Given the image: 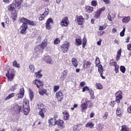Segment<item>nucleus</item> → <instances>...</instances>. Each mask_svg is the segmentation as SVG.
Segmentation results:
<instances>
[{
  "label": "nucleus",
  "mask_w": 131,
  "mask_h": 131,
  "mask_svg": "<svg viewBox=\"0 0 131 131\" xmlns=\"http://www.w3.org/2000/svg\"><path fill=\"white\" fill-rule=\"evenodd\" d=\"M40 72H41V71H38V72L35 73V75L36 77H38V78H40V77H42V75L40 74Z\"/></svg>",
  "instance_id": "obj_37"
},
{
  "label": "nucleus",
  "mask_w": 131,
  "mask_h": 131,
  "mask_svg": "<svg viewBox=\"0 0 131 131\" xmlns=\"http://www.w3.org/2000/svg\"><path fill=\"white\" fill-rule=\"evenodd\" d=\"M48 123H49V126L52 127L56 124L57 121H56V119L55 118H51L48 120Z\"/></svg>",
  "instance_id": "obj_14"
},
{
  "label": "nucleus",
  "mask_w": 131,
  "mask_h": 131,
  "mask_svg": "<svg viewBox=\"0 0 131 131\" xmlns=\"http://www.w3.org/2000/svg\"><path fill=\"white\" fill-rule=\"evenodd\" d=\"M63 114L64 120H68V119H69V114H68L67 112L64 111L63 112Z\"/></svg>",
  "instance_id": "obj_27"
},
{
  "label": "nucleus",
  "mask_w": 131,
  "mask_h": 131,
  "mask_svg": "<svg viewBox=\"0 0 131 131\" xmlns=\"http://www.w3.org/2000/svg\"><path fill=\"white\" fill-rule=\"evenodd\" d=\"M23 107L29 108V101L27 100L24 101Z\"/></svg>",
  "instance_id": "obj_30"
},
{
  "label": "nucleus",
  "mask_w": 131,
  "mask_h": 131,
  "mask_svg": "<svg viewBox=\"0 0 131 131\" xmlns=\"http://www.w3.org/2000/svg\"><path fill=\"white\" fill-rule=\"evenodd\" d=\"M110 64L111 65V66H117V63H116V62L113 61V60H111Z\"/></svg>",
  "instance_id": "obj_48"
},
{
  "label": "nucleus",
  "mask_w": 131,
  "mask_h": 131,
  "mask_svg": "<svg viewBox=\"0 0 131 131\" xmlns=\"http://www.w3.org/2000/svg\"><path fill=\"white\" fill-rule=\"evenodd\" d=\"M46 17V15L44 14H42L40 15V17H39V21H42L43 19Z\"/></svg>",
  "instance_id": "obj_51"
},
{
  "label": "nucleus",
  "mask_w": 131,
  "mask_h": 131,
  "mask_svg": "<svg viewBox=\"0 0 131 131\" xmlns=\"http://www.w3.org/2000/svg\"><path fill=\"white\" fill-rule=\"evenodd\" d=\"M47 39L44 40L41 45H39L35 48V52L36 53L39 52L38 54H42V50L47 47Z\"/></svg>",
  "instance_id": "obj_1"
},
{
  "label": "nucleus",
  "mask_w": 131,
  "mask_h": 131,
  "mask_svg": "<svg viewBox=\"0 0 131 131\" xmlns=\"http://www.w3.org/2000/svg\"><path fill=\"white\" fill-rule=\"evenodd\" d=\"M119 69V66L117 65L115 67V71L116 73H118Z\"/></svg>",
  "instance_id": "obj_54"
},
{
  "label": "nucleus",
  "mask_w": 131,
  "mask_h": 131,
  "mask_svg": "<svg viewBox=\"0 0 131 131\" xmlns=\"http://www.w3.org/2000/svg\"><path fill=\"white\" fill-rule=\"evenodd\" d=\"M15 7H16V4H12L8 6V10L9 11H15Z\"/></svg>",
  "instance_id": "obj_23"
},
{
  "label": "nucleus",
  "mask_w": 131,
  "mask_h": 131,
  "mask_svg": "<svg viewBox=\"0 0 131 131\" xmlns=\"http://www.w3.org/2000/svg\"><path fill=\"white\" fill-rule=\"evenodd\" d=\"M29 68L31 72H32V73L34 72L35 68H34V66L33 64H30L29 67Z\"/></svg>",
  "instance_id": "obj_42"
},
{
  "label": "nucleus",
  "mask_w": 131,
  "mask_h": 131,
  "mask_svg": "<svg viewBox=\"0 0 131 131\" xmlns=\"http://www.w3.org/2000/svg\"><path fill=\"white\" fill-rule=\"evenodd\" d=\"M120 70L122 73H125V67L123 66H122L120 67Z\"/></svg>",
  "instance_id": "obj_47"
},
{
  "label": "nucleus",
  "mask_w": 131,
  "mask_h": 131,
  "mask_svg": "<svg viewBox=\"0 0 131 131\" xmlns=\"http://www.w3.org/2000/svg\"><path fill=\"white\" fill-rule=\"evenodd\" d=\"M86 103L88 104V105H89V104H90L89 105V108L93 107V103H92V102L91 100H88L86 99Z\"/></svg>",
  "instance_id": "obj_44"
},
{
  "label": "nucleus",
  "mask_w": 131,
  "mask_h": 131,
  "mask_svg": "<svg viewBox=\"0 0 131 131\" xmlns=\"http://www.w3.org/2000/svg\"><path fill=\"white\" fill-rule=\"evenodd\" d=\"M49 8H46L45 9V12L43 13L45 15V17L46 16H48V15H49Z\"/></svg>",
  "instance_id": "obj_50"
},
{
  "label": "nucleus",
  "mask_w": 131,
  "mask_h": 131,
  "mask_svg": "<svg viewBox=\"0 0 131 131\" xmlns=\"http://www.w3.org/2000/svg\"><path fill=\"white\" fill-rule=\"evenodd\" d=\"M103 33H105V32H104V31H99L97 33L98 35H99V36H101V35H103Z\"/></svg>",
  "instance_id": "obj_60"
},
{
  "label": "nucleus",
  "mask_w": 131,
  "mask_h": 131,
  "mask_svg": "<svg viewBox=\"0 0 131 131\" xmlns=\"http://www.w3.org/2000/svg\"><path fill=\"white\" fill-rule=\"evenodd\" d=\"M67 74H68V72L67 70H64L63 72H62L61 75L60 76V80H65V79L66 78V77L67 76Z\"/></svg>",
  "instance_id": "obj_17"
},
{
  "label": "nucleus",
  "mask_w": 131,
  "mask_h": 131,
  "mask_svg": "<svg viewBox=\"0 0 131 131\" xmlns=\"http://www.w3.org/2000/svg\"><path fill=\"white\" fill-rule=\"evenodd\" d=\"M81 108H82V112H84L85 109L88 108V103H86V102L82 103L81 105Z\"/></svg>",
  "instance_id": "obj_25"
},
{
  "label": "nucleus",
  "mask_w": 131,
  "mask_h": 131,
  "mask_svg": "<svg viewBox=\"0 0 131 131\" xmlns=\"http://www.w3.org/2000/svg\"><path fill=\"white\" fill-rule=\"evenodd\" d=\"M116 102L120 103V100L122 99V92L119 91L116 93Z\"/></svg>",
  "instance_id": "obj_6"
},
{
  "label": "nucleus",
  "mask_w": 131,
  "mask_h": 131,
  "mask_svg": "<svg viewBox=\"0 0 131 131\" xmlns=\"http://www.w3.org/2000/svg\"><path fill=\"white\" fill-rule=\"evenodd\" d=\"M127 50L128 51H131V44H128L127 45Z\"/></svg>",
  "instance_id": "obj_64"
},
{
  "label": "nucleus",
  "mask_w": 131,
  "mask_h": 131,
  "mask_svg": "<svg viewBox=\"0 0 131 131\" xmlns=\"http://www.w3.org/2000/svg\"><path fill=\"white\" fill-rule=\"evenodd\" d=\"M13 66H14V67H16V68H20V64L17 63L16 60H14L13 62Z\"/></svg>",
  "instance_id": "obj_41"
},
{
  "label": "nucleus",
  "mask_w": 131,
  "mask_h": 131,
  "mask_svg": "<svg viewBox=\"0 0 131 131\" xmlns=\"http://www.w3.org/2000/svg\"><path fill=\"white\" fill-rule=\"evenodd\" d=\"M116 115L119 117L121 116V110H120V107H117L116 110Z\"/></svg>",
  "instance_id": "obj_39"
},
{
  "label": "nucleus",
  "mask_w": 131,
  "mask_h": 131,
  "mask_svg": "<svg viewBox=\"0 0 131 131\" xmlns=\"http://www.w3.org/2000/svg\"><path fill=\"white\" fill-rule=\"evenodd\" d=\"M33 83L34 84H36V86L38 89H42L43 86V82L36 79L34 81H33Z\"/></svg>",
  "instance_id": "obj_7"
},
{
  "label": "nucleus",
  "mask_w": 131,
  "mask_h": 131,
  "mask_svg": "<svg viewBox=\"0 0 131 131\" xmlns=\"http://www.w3.org/2000/svg\"><path fill=\"white\" fill-rule=\"evenodd\" d=\"M91 65H92V63L90 61H86V60H84L83 62V67L84 69H88V68H90L91 67Z\"/></svg>",
  "instance_id": "obj_15"
},
{
  "label": "nucleus",
  "mask_w": 131,
  "mask_h": 131,
  "mask_svg": "<svg viewBox=\"0 0 131 131\" xmlns=\"http://www.w3.org/2000/svg\"><path fill=\"white\" fill-rule=\"evenodd\" d=\"M101 16V13L98 10H97L96 12L95 15L94 16V17L96 18V19H98L99 17Z\"/></svg>",
  "instance_id": "obj_43"
},
{
  "label": "nucleus",
  "mask_w": 131,
  "mask_h": 131,
  "mask_svg": "<svg viewBox=\"0 0 131 131\" xmlns=\"http://www.w3.org/2000/svg\"><path fill=\"white\" fill-rule=\"evenodd\" d=\"M95 124L93 123L92 122H90L87 123L85 124V127H89L90 128H93L94 127Z\"/></svg>",
  "instance_id": "obj_31"
},
{
  "label": "nucleus",
  "mask_w": 131,
  "mask_h": 131,
  "mask_svg": "<svg viewBox=\"0 0 131 131\" xmlns=\"http://www.w3.org/2000/svg\"><path fill=\"white\" fill-rule=\"evenodd\" d=\"M39 94L41 95V96H43L45 94L46 96H49V93H47V90L42 88L39 89Z\"/></svg>",
  "instance_id": "obj_20"
},
{
  "label": "nucleus",
  "mask_w": 131,
  "mask_h": 131,
  "mask_svg": "<svg viewBox=\"0 0 131 131\" xmlns=\"http://www.w3.org/2000/svg\"><path fill=\"white\" fill-rule=\"evenodd\" d=\"M89 93H90V95L91 98H94V92H93V91L92 90H90L89 91Z\"/></svg>",
  "instance_id": "obj_59"
},
{
  "label": "nucleus",
  "mask_w": 131,
  "mask_h": 131,
  "mask_svg": "<svg viewBox=\"0 0 131 131\" xmlns=\"http://www.w3.org/2000/svg\"><path fill=\"white\" fill-rule=\"evenodd\" d=\"M130 21V17L129 16H124L122 19V21L123 23L127 24Z\"/></svg>",
  "instance_id": "obj_21"
},
{
  "label": "nucleus",
  "mask_w": 131,
  "mask_h": 131,
  "mask_svg": "<svg viewBox=\"0 0 131 131\" xmlns=\"http://www.w3.org/2000/svg\"><path fill=\"white\" fill-rule=\"evenodd\" d=\"M86 45V38H85V37H84L83 38L82 48H85Z\"/></svg>",
  "instance_id": "obj_46"
},
{
  "label": "nucleus",
  "mask_w": 131,
  "mask_h": 131,
  "mask_svg": "<svg viewBox=\"0 0 131 131\" xmlns=\"http://www.w3.org/2000/svg\"><path fill=\"white\" fill-rule=\"evenodd\" d=\"M54 45H58L60 42V39L59 38H57L54 40Z\"/></svg>",
  "instance_id": "obj_58"
},
{
  "label": "nucleus",
  "mask_w": 131,
  "mask_h": 131,
  "mask_svg": "<svg viewBox=\"0 0 131 131\" xmlns=\"http://www.w3.org/2000/svg\"><path fill=\"white\" fill-rule=\"evenodd\" d=\"M23 0H15V8L16 9H19L21 8V4H22V2Z\"/></svg>",
  "instance_id": "obj_18"
},
{
  "label": "nucleus",
  "mask_w": 131,
  "mask_h": 131,
  "mask_svg": "<svg viewBox=\"0 0 131 131\" xmlns=\"http://www.w3.org/2000/svg\"><path fill=\"white\" fill-rule=\"evenodd\" d=\"M24 109V114L25 115H28L29 112H30V108L29 107H23Z\"/></svg>",
  "instance_id": "obj_26"
},
{
  "label": "nucleus",
  "mask_w": 131,
  "mask_h": 131,
  "mask_svg": "<svg viewBox=\"0 0 131 131\" xmlns=\"http://www.w3.org/2000/svg\"><path fill=\"white\" fill-rule=\"evenodd\" d=\"M98 72L100 74L101 77H102L103 79H105V76H103V67L101 64H100L98 67Z\"/></svg>",
  "instance_id": "obj_19"
},
{
  "label": "nucleus",
  "mask_w": 131,
  "mask_h": 131,
  "mask_svg": "<svg viewBox=\"0 0 131 131\" xmlns=\"http://www.w3.org/2000/svg\"><path fill=\"white\" fill-rule=\"evenodd\" d=\"M85 11L88 13H92L93 11H94V8L90 6H88L85 7Z\"/></svg>",
  "instance_id": "obj_24"
},
{
  "label": "nucleus",
  "mask_w": 131,
  "mask_h": 131,
  "mask_svg": "<svg viewBox=\"0 0 131 131\" xmlns=\"http://www.w3.org/2000/svg\"><path fill=\"white\" fill-rule=\"evenodd\" d=\"M59 88H60V86H59L58 85L54 86V91L55 92V93H56V92H57V91H58Z\"/></svg>",
  "instance_id": "obj_57"
},
{
  "label": "nucleus",
  "mask_w": 131,
  "mask_h": 131,
  "mask_svg": "<svg viewBox=\"0 0 131 131\" xmlns=\"http://www.w3.org/2000/svg\"><path fill=\"white\" fill-rule=\"evenodd\" d=\"M28 28V26H27V24L26 23H24L20 27V28L18 30V31H19L21 34H26L27 33L26 30H27Z\"/></svg>",
  "instance_id": "obj_4"
},
{
  "label": "nucleus",
  "mask_w": 131,
  "mask_h": 131,
  "mask_svg": "<svg viewBox=\"0 0 131 131\" xmlns=\"http://www.w3.org/2000/svg\"><path fill=\"white\" fill-rule=\"evenodd\" d=\"M11 18L13 21H16L17 19V12H15L11 13Z\"/></svg>",
  "instance_id": "obj_35"
},
{
  "label": "nucleus",
  "mask_w": 131,
  "mask_h": 131,
  "mask_svg": "<svg viewBox=\"0 0 131 131\" xmlns=\"http://www.w3.org/2000/svg\"><path fill=\"white\" fill-rule=\"evenodd\" d=\"M98 130H101V129H103V125L102 124H99L98 127Z\"/></svg>",
  "instance_id": "obj_63"
},
{
  "label": "nucleus",
  "mask_w": 131,
  "mask_h": 131,
  "mask_svg": "<svg viewBox=\"0 0 131 131\" xmlns=\"http://www.w3.org/2000/svg\"><path fill=\"white\" fill-rule=\"evenodd\" d=\"M108 112H105L104 115L102 117L103 119L106 120L107 119V117H108Z\"/></svg>",
  "instance_id": "obj_55"
},
{
  "label": "nucleus",
  "mask_w": 131,
  "mask_h": 131,
  "mask_svg": "<svg viewBox=\"0 0 131 131\" xmlns=\"http://www.w3.org/2000/svg\"><path fill=\"white\" fill-rule=\"evenodd\" d=\"M16 97H17V98L18 99H22V98L24 97V95H23L22 94H19V93H18L16 94Z\"/></svg>",
  "instance_id": "obj_56"
},
{
  "label": "nucleus",
  "mask_w": 131,
  "mask_h": 131,
  "mask_svg": "<svg viewBox=\"0 0 131 131\" xmlns=\"http://www.w3.org/2000/svg\"><path fill=\"white\" fill-rule=\"evenodd\" d=\"M81 39L79 38H77L75 39V45L76 46H80L81 45Z\"/></svg>",
  "instance_id": "obj_38"
},
{
  "label": "nucleus",
  "mask_w": 131,
  "mask_h": 131,
  "mask_svg": "<svg viewBox=\"0 0 131 131\" xmlns=\"http://www.w3.org/2000/svg\"><path fill=\"white\" fill-rule=\"evenodd\" d=\"M70 46V45L68 42H66V43L62 45L61 47V52L62 53H66L68 51V48H69Z\"/></svg>",
  "instance_id": "obj_9"
},
{
  "label": "nucleus",
  "mask_w": 131,
  "mask_h": 131,
  "mask_svg": "<svg viewBox=\"0 0 131 131\" xmlns=\"http://www.w3.org/2000/svg\"><path fill=\"white\" fill-rule=\"evenodd\" d=\"M61 25L62 27L68 26V18L67 17H64L62 19Z\"/></svg>",
  "instance_id": "obj_12"
},
{
  "label": "nucleus",
  "mask_w": 131,
  "mask_h": 131,
  "mask_svg": "<svg viewBox=\"0 0 131 131\" xmlns=\"http://www.w3.org/2000/svg\"><path fill=\"white\" fill-rule=\"evenodd\" d=\"M72 64L76 68V67H77V66H78V63L77 62V60H76V59H75L74 58H72Z\"/></svg>",
  "instance_id": "obj_28"
},
{
  "label": "nucleus",
  "mask_w": 131,
  "mask_h": 131,
  "mask_svg": "<svg viewBox=\"0 0 131 131\" xmlns=\"http://www.w3.org/2000/svg\"><path fill=\"white\" fill-rule=\"evenodd\" d=\"M95 85L97 90H102V89H103V85H102L101 83H96Z\"/></svg>",
  "instance_id": "obj_40"
},
{
  "label": "nucleus",
  "mask_w": 131,
  "mask_h": 131,
  "mask_svg": "<svg viewBox=\"0 0 131 131\" xmlns=\"http://www.w3.org/2000/svg\"><path fill=\"white\" fill-rule=\"evenodd\" d=\"M54 23V21H53V19L52 18H49L47 19L46 23V28L48 29V30H50L52 28L51 24Z\"/></svg>",
  "instance_id": "obj_8"
},
{
  "label": "nucleus",
  "mask_w": 131,
  "mask_h": 131,
  "mask_svg": "<svg viewBox=\"0 0 131 131\" xmlns=\"http://www.w3.org/2000/svg\"><path fill=\"white\" fill-rule=\"evenodd\" d=\"M42 61H44V62H46V63H47V64H51V65H53L54 64V61H53V59H52V57L50 56H46L42 58Z\"/></svg>",
  "instance_id": "obj_5"
},
{
  "label": "nucleus",
  "mask_w": 131,
  "mask_h": 131,
  "mask_svg": "<svg viewBox=\"0 0 131 131\" xmlns=\"http://www.w3.org/2000/svg\"><path fill=\"white\" fill-rule=\"evenodd\" d=\"M13 97H15V93H11L9 94L6 98L4 99L5 101H8V100H10V99H12Z\"/></svg>",
  "instance_id": "obj_33"
},
{
  "label": "nucleus",
  "mask_w": 131,
  "mask_h": 131,
  "mask_svg": "<svg viewBox=\"0 0 131 131\" xmlns=\"http://www.w3.org/2000/svg\"><path fill=\"white\" fill-rule=\"evenodd\" d=\"M6 76L10 81H12L15 77V70L12 69L8 71L7 73L6 74Z\"/></svg>",
  "instance_id": "obj_3"
},
{
  "label": "nucleus",
  "mask_w": 131,
  "mask_h": 131,
  "mask_svg": "<svg viewBox=\"0 0 131 131\" xmlns=\"http://www.w3.org/2000/svg\"><path fill=\"white\" fill-rule=\"evenodd\" d=\"M91 4H92V6H93L94 7L97 6V2H96L95 1H92L91 2Z\"/></svg>",
  "instance_id": "obj_62"
},
{
  "label": "nucleus",
  "mask_w": 131,
  "mask_h": 131,
  "mask_svg": "<svg viewBox=\"0 0 131 131\" xmlns=\"http://www.w3.org/2000/svg\"><path fill=\"white\" fill-rule=\"evenodd\" d=\"M90 90V88H89V87L88 86H85L83 87L82 89L83 93H84V92L85 91H88L89 92Z\"/></svg>",
  "instance_id": "obj_52"
},
{
  "label": "nucleus",
  "mask_w": 131,
  "mask_h": 131,
  "mask_svg": "<svg viewBox=\"0 0 131 131\" xmlns=\"http://www.w3.org/2000/svg\"><path fill=\"white\" fill-rule=\"evenodd\" d=\"M12 109H13L14 112H15V113H17V114L20 113V112L21 111V107L18 105V104H15L12 107Z\"/></svg>",
  "instance_id": "obj_13"
},
{
  "label": "nucleus",
  "mask_w": 131,
  "mask_h": 131,
  "mask_svg": "<svg viewBox=\"0 0 131 131\" xmlns=\"http://www.w3.org/2000/svg\"><path fill=\"white\" fill-rule=\"evenodd\" d=\"M28 24H29V25H31L32 26H36V25H37V22L29 20Z\"/></svg>",
  "instance_id": "obj_34"
},
{
  "label": "nucleus",
  "mask_w": 131,
  "mask_h": 131,
  "mask_svg": "<svg viewBox=\"0 0 131 131\" xmlns=\"http://www.w3.org/2000/svg\"><path fill=\"white\" fill-rule=\"evenodd\" d=\"M56 98L58 100V102H61L62 100H63L64 97L63 96V93L61 91H58L56 93Z\"/></svg>",
  "instance_id": "obj_10"
},
{
  "label": "nucleus",
  "mask_w": 131,
  "mask_h": 131,
  "mask_svg": "<svg viewBox=\"0 0 131 131\" xmlns=\"http://www.w3.org/2000/svg\"><path fill=\"white\" fill-rule=\"evenodd\" d=\"M76 17L77 18L75 20V22H77L78 25H82L84 18L82 16H77Z\"/></svg>",
  "instance_id": "obj_11"
},
{
  "label": "nucleus",
  "mask_w": 131,
  "mask_h": 131,
  "mask_svg": "<svg viewBox=\"0 0 131 131\" xmlns=\"http://www.w3.org/2000/svg\"><path fill=\"white\" fill-rule=\"evenodd\" d=\"M29 96H30V101H32V100H33V98L34 97V94H33V92H32V90L30 89H29Z\"/></svg>",
  "instance_id": "obj_29"
},
{
  "label": "nucleus",
  "mask_w": 131,
  "mask_h": 131,
  "mask_svg": "<svg viewBox=\"0 0 131 131\" xmlns=\"http://www.w3.org/2000/svg\"><path fill=\"white\" fill-rule=\"evenodd\" d=\"M105 7H102L99 9L98 10V11H99V13H100L101 14H102V12H104V11H105Z\"/></svg>",
  "instance_id": "obj_61"
},
{
  "label": "nucleus",
  "mask_w": 131,
  "mask_h": 131,
  "mask_svg": "<svg viewBox=\"0 0 131 131\" xmlns=\"http://www.w3.org/2000/svg\"><path fill=\"white\" fill-rule=\"evenodd\" d=\"M18 88V84H14V85H12L10 88V91L12 92H14V91H16Z\"/></svg>",
  "instance_id": "obj_36"
},
{
  "label": "nucleus",
  "mask_w": 131,
  "mask_h": 131,
  "mask_svg": "<svg viewBox=\"0 0 131 131\" xmlns=\"http://www.w3.org/2000/svg\"><path fill=\"white\" fill-rule=\"evenodd\" d=\"M20 95L24 96V88H21L19 90V93H18Z\"/></svg>",
  "instance_id": "obj_53"
},
{
  "label": "nucleus",
  "mask_w": 131,
  "mask_h": 131,
  "mask_svg": "<svg viewBox=\"0 0 131 131\" xmlns=\"http://www.w3.org/2000/svg\"><path fill=\"white\" fill-rule=\"evenodd\" d=\"M56 124L59 128H64V127H65V126L64 125V121L62 120L57 121Z\"/></svg>",
  "instance_id": "obj_16"
},
{
  "label": "nucleus",
  "mask_w": 131,
  "mask_h": 131,
  "mask_svg": "<svg viewBox=\"0 0 131 131\" xmlns=\"http://www.w3.org/2000/svg\"><path fill=\"white\" fill-rule=\"evenodd\" d=\"M37 108L39 109V115H40L41 118H45V113L47 112V108L43 104H38L37 105Z\"/></svg>",
  "instance_id": "obj_2"
},
{
  "label": "nucleus",
  "mask_w": 131,
  "mask_h": 131,
  "mask_svg": "<svg viewBox=\"0 0 131 131\" xmlns=\"http://www.w3.org/2000/svg\"><path fill=\"white\" fill-rule=\"evenodd\" d=\"M121 131H130L129 128H128L126 126L123 125L122 126Z\"/></svg>",
  "instance_id": "obj_45"
},
{
  "label": "nucleus",
  "mask_w": 131,
  "mask_h": 131,
  "mask_svg": "<svg viewBox=\"0 0 131 131\" xmlns=\"http://www.w3.org/2000/svg\"><path fill=\"white\" fill-rule=\"evenodd\" d=\"M19 22H21V23H23V24H24V23H26V24H28V21H29V19H27V18L24 17L19 18Z\"/></svg>",
  "instance_id": "obj_22"
},
{
  "label": "nucleus",
  "mask_w": 131,
  "mask_h": 131,
  "mask_svg": "<svg viewBox=\"0 0 131 131\" xmlns=\"http://www.w3.org/2000/svg\"><path fill=\"white\" fill-rule=\"evenodd\" d=\"M79 124L75 125L73 126V129L72 131H77V129H78V126Z\"/></svg>",
  "instance_id": "obj_49"
},
{
  "label": "nucleus",
  "mask_w": 131,
  "mask_h": 131,
  "mask_svg": "<svg viewBox=\"0 0 131 131\" xmlns=\"http://www.w3.org/2000/svg\"><path fill=\"white\" fill-rule=\"evenodd\" d=\"M121 56V49H120L117 52V56H116V61H119V59H120Z\"/></svg>",
  "instance_id": "obj_32"
}]
</instances>
